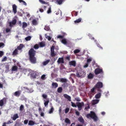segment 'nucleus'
<instances>
[{
	"instance_id": "1",
	"label": "nucleus",
	"mask_w": 126,
	"mask_h": 126,
	"mask_svg": "<svg viewBox=\"0 0 126 126\" xmlns=\"http://www.w3.org/2000/svg\"><path fill=\"white\" fill-rule=\"evenodd\" d=\"M29 59L30 62L35 63L36 62V59L35 56L36 54V51L33 48H31L28 51Z\"/></svg>"
},
{
	"instance_id": "2",
	"label": "nucleus",
	"mask_w": 126,
	"mask_h": 126,
	"mask_svg": "<svg viewBox=\"0 0 126 126\" xmlns=\"http://www.w3.org/2000/svg\"><path fill=\"white\" fill-rule=\"evenodd\" d=\"M86 117L88 118H90L93 119L94 122H97L99 120V118L96 114L93 111H91L90 113L87 114Z\"/></svg>"
},
{
	"instance_id": "3",
	"label": "nucleus",
	"mask_w": 126,
	"mask_h": 126,
	"mask_svg": "<svg viewBox=\"0 0 126 126\" xmlns=\"http://www.w3.org/2000/svg\"><path fill=\"white\" fill-rule=\"evenodd\" d=\"M76 104L79 110H80L82 109V107L84 105V103L83 102L81 103L79 102H77L76 103Z\"/></svg>"
},
{
	"instance_id": "4",
	"label": "nucleus",
	"mask_w": 126,
	"mask_h": 126,
	"mask_svg": "<svg viewBox=\"0 0 126 126\" xmlns=\"http://www.w3.org/2000/svg\"><path fill=\"white\" fill-rule=\"evenodd\" d=\"M55 47L52 46L50 48L51 56L52 57H53L56 55V53L54 52V49Z\"/></svg>"
},
{
	"instance_id": "5",
	"label": "nucleus",
	"mask_w": 126,
	"mask_h": 126,
	"mask_svg": "<svg viewBox=\"0 0 126 126\" xmlns=\"http://www.w3.org/2000/svg\"><path fill=\"white\" fill-rule=\"evenodd\" d=\"M94 72L95 75H97L100 73H103V72L102 69H101L99 68H97L95 70Z\"/></svg>"
},
{
	"instance_id": "6",
	"label": "nucleus",
	"mask_w": 126,
	"mask_h": 126,
	"mask_svg": "<svg viewBox=\"0 0 126 126\" xmlns=\"http://www.w3.org/2000/svg\"><path fill=\"white\" fill-rule=\"evenodd\" d=\"M103 86L102 83L100 82H98L95 86V87L96 88H102Z\"/></svg>"
},
{
	"instance_id": "7",
	"label": "nucleus",
	"mask_w": 126,
	"mask_h": 126,
	"mask_svg": "<svg viewBox=\"0 0 126 126\" xmlns=\"http://www.w3.org/2000/svg\"><path fill=\"white\" fill-rule=\"evenodd\" d=\"M7 98L5 97L3 98L2 99L0 100V106H2L4 104L6 103V101Z\"/></svg>"
},
{
	"instance_id": "8",
	"label": "nucleus",
	"mask_w": 126,
	"mask_h": 126,
	"mask_svg": "<svg viewBox=\"0 0 126 126\" xmlns=\"http://www.w3.org/2000/svg\"><path fill=\"white\" fill-rule=\"evenodd\" d=\"M21 92V90H18L14 93V95L18 97L20 95Z\"/></svg>"
},
{
	"instance_id": "9",
	"label": "nucleus",
	"mask_w": 126,
	"mask_h": 126,
	"mask_svg": "<svg viewBox=\"0 0 126 126\" xmlns=\"http://www.w3.org/2000/svg\"><path fill=\"white\" fill-rule=\"evenodd\" d=\"M13 11L14 14L17 12V7L15 4H14L12 5Z\"/></svg>"
},
{
	"instance_id": "10",
	"label": "nucleus",
	"mask_w": 126,
	"mask_h": 126,
	"mask_svg": "<svg viewBox=\"0 0 126 126\" xmlns=\"http://www.w3.org/2000/svg\"><path fill=\"white\" fill-rule=\"evenodd\" d=\"M16 19H14L13 20H12V22H9V26L10 27L12 26V24L15 25L16 24Z\"/></svg>"
},
{
	"instance_id": "11",
	"label": "nucleus",
	"mask_w": 126,
	"mask_h": 126,
	"mask_svg": "<svg viewBox=\"0 0 126 126\" xmlns=\"http://www.w3.org/2000/svg\"><path fill=\"white\" fill-rule=\"evenodd\" d=\"M63 96L64 98L67 99L69 101H71V97L70 96L66 94H64Z\"/></svg>"
},
{
	"instance_id": "12",
	"label": "nucleus",
	"mask_w": 126,
	"mask_h": 126,
	"mask_svg": "<svg viewBox=\"0 0 126 126\" xmlns=\"http://www.w3.org/2000/svg\"><path fill=\"white\" fill-rule=\"evenodd\" d=\"M57 62L58 63H64V62L63 58H59L57 61Z\"/></svg>"
},
{
	"instance_id": "13",
	"label": "nucleus",
	"mask_w": 126,
	"mask_h": 126,
	"mask_svg": "<svg viewBox=\"0 0 126 126\" xmlns=\"http://www.w3.org/2000/svg\"><path fill=\"white\" fill-rule=\"evenodd\" d=\"M99 100L96 99L93 100L92 102V105H94L98 103L99 102Z\"/></svg>"
},
{
	"instance_id": "14",
	"label": "nucleus",
	"mask_w": 126,
	"mask_h": 126,
	"mask_svg": "<svg viewBox=\"0 0 126 126\" xmlns=\"http://www.w3.org/2000/svg\"><path fill=\"white\" fill-rule=\"evenodd\" d=\"M19 117L18 114L17 113L14 114L13 117H11L14 120H15Z\"/></svg>"
},
{
	"instance_id": "15",
	"label": "nucleus",
	"mask_w": 126,
	"mask_h": 126,
	"mask_svg": "<svg viewBox=\"0 0 126 126\" xmlns=\"http://www.w3.org/2000/svg\"><path fill=\"white\" fill-rule=\"evenodd\" d=\"M69 64L75 67L76 66V62L75 61H71L69 62Z\"/></svg>"
},
{
	"instance_id": "16",
	"label": "nucleus",
	"mask_w": 126,
	"mask_h": 126,
	"mask_svg": "<svg viewBox=\"0 0 126 126\" xmlns=\"http://www.w3.org/2000/svg\"><path fill=\"white\" fill-rule=\"evenodd\" d=\"M58 86V84L56 82L53 83H52V88H56Z\"/></svg>"
},
{
	"instance_id": "17",
	"label": "nucleus",
	"mask_w": 126,
	"mask_h": 126,
	"mask_svg": "<svg viewBox=\"0 0 126 126\" xmlns=\"http://www.w3.org/2000/svg\"><path fill=\"white\" fill-rule=\"evenodd\" d=\"M78 120L82 124H83L84 123V120L82 117H79L78 118Z\"/></svg>"
},
{
	"instance_id": "18",
	"label": "nucleus",
	"mask_w": 126,
	"mask_h": 126,
	"mask_svg": "<svg viewBox=\"0 0 126 126\" xmlns=\"http://www.w3.org/2000/svg\"><path fill=\"white\" fill-rule=\"evenodd\" d=\"M35 124V122L32 120H30L29 121L28 125L33 126Z\"/></svg>"
},
{
	"instance_id": "19",
	"label": "nucleus",
	"mask_w": 126,
	"mask_h": 126,
	"mask_svg": "<svg viewBox=\"0 0 126 126\" xmlns=\"http://www.w3.org/2000/svg\"><path fill=\"white\" fill-rule=\"evenodd\" d=\"M101 96V94L100 93H99L95 95V97L96 99H98L100 98Z\"/></svg>"
},
{
	"instance_id": "20",
	"label": "nucleus",
	"mask_w": 126,
	"mask_h": 126,
	"mask_svg": "<svg viewBox=\"0 0 126 126\" xmlns=\"http://www.w3.org/2000/svg\"><path fill=\"white\" fill-rule=\"evenodd\" d=\"M24 46L22 44H20L19 46L17 47V48L19 50L21 49Z\"/></svg>"
},
{
	"instance_id": "21",
	"label": "nucleus",
	"mask_w": 126,
	"mask_h": 126,
	"mask_svg": "<svg viewBox=\"0 0 126 126\" xmlns=\"http://www.w3.org/2000/svg\"><path fill=\"white\" fill-rule=\"evenodd\" d=\"M22 28L23 29H24L26 27L28 26L27 23L25 22H23L22 23Z\"/></svg>"
},
{
	"instance_id": "22",
	"label": "nucleus",
	"mask_w": 126,
	"mask_h": 126,
	"mask_svg": "<svg viewBox=\"0 0 126 126\" xmlns=\"http://www.w3.org/2000/svg\"><path fill=\"white\" fill-rule=\"evenodd\" d=\"M50 61V60L49 59L47 60L46 61H44L43 63V64L44 65H46Z\"/></svg>"
},
{
	"instance_id": "23",
	"label": "nucleus",
	"mask_w": 126,
	"mask_h": 126,
	"mask_svg": "<svg viewBox=\"0 0 126 126\" xmlns=\"http://www.w3.org/2000/svg\"><path fill=\"white\" fill-rule=\"evenodd\" d=\"M63 91V89L62 87H59L57 90V92L59 93H61Z\"/></svg>"
},
{
	"instance_id": "24",
	"label": "nucleus",
	"mask_w": 126,
	"mask_h": 126,
	"mask_svg": "<svg viewBox=\"0 0 126 126\" xmlns=\"http://www.w3.org/2000/svg\"><path fill=\"white\" fill-rule=\"evenodd\" d=\"M81 20L82 19L81 18H79L75 21L74 22L75 23H78L81 21Z\"/></svg>"
},
{
	"instance_id": "25",
	"label": "nucleus",
	"mask_w": 126,
	"mask_h": 126,
	"mask_svg": "<svg viewBox=\"0 0 126 126\" xmlns=\"http://www.w3.org/2000/svg\"><path fill=\"white\" fill-rule=\"evenodd\" d=\"M31 76L33 78H36V77L37 76V74L35 73H33L31 74Z\"/></svg>"
},
{
	"instance_id": "26",
	"label": "nucleus",
	"mask_w": 126,
	"mask_h": 126,
	"mask_svg": "<svg viewBox=\"0 0 126 126\" xmlns=\"http://www.w3.org/2000/svg\"><path fill=\"white\" fill-rule=\"evenodd\" d=\"M63 36L61 35H58L57 36V38H63L64 36L66 35V33H63Z\"/></svg>"
},
{
	"instance_id": "27",
	"label": "nucleus",
	"mask_w": 126,
	"mask_h": 126,
	"mask_svg": "<svg viewBox=\"0 0 126 126\" xmlns=\"http://www.w3.org/2000/svg\"><path fill=\"white\" fill-rule=\"evenodd\" d=\"M33 25H36L37 24V22L36 20L34 19L32 21Z\"/></svg>"
},
{
	"instance_id": "28",
	"label": "nucleus",
	"mask_w": 126,
	"mask_h": 126,
	"mask_svg": "<svg viewBox=\"0 0 126 126\" xmlns=\"http://www.w3.org/2000/svg\"><path fill=\"white\" fill-rule=\"evenodd\" d=\"M60 81L62 82H67V80L66 79L61 78L60 79Z\"/></svg>"
},
{
	"instance_id": "29",
	"label": "nucleus",
	"mask_w": 126,
	"mask_h": 126,
	"mask_svg": "<svg viewBox=\"0 0 126 126\" xmlns=\"http://www.w3.org/2000/svg\"><path fill=\"white\" fill-rule=\"evenodd\" d=\"M17 67L16 66H14L12 67L11 70L12 71H15L17 70Z\"/></svg>"
},
{
	"instance_id": "30",
	"label": "nucleus",
	"mask_w": 126,
	"mask_h": 126,
	"mask_svg": "<svg viewBox=\"0 0 126 126\" xmlns=\"http://www.w3.org/2000/svg\"><path fill=\"white\" fill-rule=\"evenodd\" d=\"M18 54V50L17 49H16L13 51V55H16Z\"/></svg>"
},
{
	"instance_id": "31",
	"label": "nucleus",
	"mask_w": 126,
	"mask_h": 126,
	"mask_svg": "<svg viewBox=\"0 0 126 126\" xmlns=\"http://www.w3.org/2000/svg\"><path fill=\"white\" fill-rule=\"evenodd\" d=\"M39 44L40 45V47H42L45 46V45L44 43L43 42H41L39 43Z\"/></svg>"
},
{
	"instance_id": "32",
	"label": "nucleus",
	"mask_w": 126,
	"mask_h": 126,
	"mask_svg": "<svg viewBox=\"0 0 126 126\" xmlns=\"http://www.w3.org/2000/svg\"><path fill=\"white\" fill-rule=\"evenodd\" d=\"M65 122L67 124H70V120L68 118H66L65 121Z\"/></svg>"
},
{
	"instance_id": "33",
	"label": "nucleus",
	"mask_w": 126,
	"mask_h": 126,
	"mask_svg": "<svg viewBox=\"0 0 126 126\" xmlns=\"http://www.w3.org/2000/svg\"><path fill=\"white\" fill-rule=\"evenodd\" d=\"M44 29L47 31H49L50 30L49 27L48 26H45Z\"/></svg>"
},
{
	"instance_id": "34",
	"label": "nucleus",
	"mask_w": 126,
	"mask_h": 126,
	"mask_svg": "<svg viewBox=\"0 0 126 126\" xmlns=\"http://www.w3.org/2000/svg\"><path fill=\"white\" fill-rule=\"evenodd\" d=\"M62 42L64 44H66L67 43L66 40L65 39H63L62 40Z\"/></svg>"
},
{
	"instance_id": "35",
	"label": "nucleus",
	"mask_w": 126,
	"mask_h": 126,
	"mask_svg": "<svg viewBox=\"0 0 126 126\" xmlns=\"http://www.w3.org/2000/svg\"><path fill=\"white\" fill-rule=\"evenodd\" d=\"M39 47L38 45L37 44L35 45L33 47V48L36 49H38L39 48Z\"/></svg>"
},
{
	"instance_id": "36",
	"label": "nucleus",
	"mask_w": 126,
	"mask_h": 126,
	"mask_svg": "<svg viewBox=\"0 0 126 126\" xmlns=\"http://www.w3.org/2000/svg\"><path fill=\"white\" fill-rule=\"evenodd\" d=\"M93 77V75L92 74L90 73L88 76V78L91 79Z\"/></svg>"
},
{
	"instance_id": "37",
	"label": "nucleus",
	"mask_w": 126,
	"mask_h": 126,
	"mask_svg": "<svg viewBox=\"0 0 126 126\" xmlns=\"http://www.w3.org/2000/svg\"><path fill=\"white\" fill-rule=\"evenodd\" d=\"M95 88H96L94 87L91 89V94H93L94 92Z\"/></svg>"
},
{
	"instance_id": "38",
	"label": "nucleus",
	"mask_w": 126,
	"mask_h": 126,
	"mask_svg": "<svg viewBox=\"0 0 126 126\" xmlns=\"http://www.w3.org/2000/svg\"><path fill=\"white\" fill-rule=\"evenodd\" d=\"M49 102V101L48 100L45 101L44 103V105L45 107H46L47 106Z\"/></svg>"
},
{
	"instance_id": "39",
	"label": "nucleus",
	"mask_w": 126,
	"mask_h": 126,
	"mask_svg": "<svg viewBox=\"0 0 126 126\" xmlns=\"http://www.w3.org/2000/svg\"><path fill=\"white\" fill-rule=\"evenodd\" d=\"M46 38L48 39V40H50L51 39V37L49 36H48L47 35H45Z\"/></svg>"
},
{
	"instance_id": "40",
	"label": "nucleus",
	"mask_w": 126,
	"mask_h": 126,
	"mask_svg": "<svg viewBox=\"0 0 126 126\" xmlns=\"http://www.w3.org/2000/svg\"><path fill=\"white\" fill-rule=\"evenodd\" d=\"M24 109V106L23 105H21L20 107V110L21 111H22Z\"/></svg>"
},
{
	"instance_id": "41",
	"label": "nucleus",
	"mask_w": 126,
	"mask_h": 126,
	"mask_svg": "<svg viewBox=\"0 0 126 126\" xmlns=\"http://www.w3.org/2000/svg\"><path fill=\"white\" fill-rule=\"evenodd\" d=\"M51 8L50 7L47 10V14H49L51 13Z\"/></svg>"
},
{
	"instance_id": "42",
	"label": "nucleus",
	"mask_w": 126,
	"mask_h": 126,
	"mask_svg": "<svg viewBox=\"0 0 126 126\" xmlns=\"http://www.w3.org/2000/svg\"><path fill=\"white\" fill-rule=\"evenodd\" d=\"M88 36L89 37V38L90 39L93 40H94V38L93 37H92V35L90 34L89 33Z\"/></svg>"
},
{
	"instance_id": "43",
	"label": "nucleus",
	"mask_w": 126,
	"mask_h": 126,
	"mask_svg": "<svg viewBox=\"0 0 126 126\" xmlns=\"http://www.w3.org/2000/svg\"><path fill=\"white\" fill-rule=\"evenodd\" d=\"M80 51L79 50V49H76L74 50V52L75 53H77L79 52Z\"/></svg>"
},
{
	"instance_id": "44",
	"label": "nucleus",
	"mask_w": 126,
	"mask_h": 126,
	"mask_svg": "<svg viewBox=\"0 0 126 126\" xmlns=\"http://www.w3.org/2000/svg\"><path fill=\"white\" fill-rule=\"evenodd\" d=\"M54 110V109L53 107L51 108L50 109L49 111V113H52L53 111Z\"/></svg>"
},
{
	"instance_id": "45",
	"label": "nucleus",
	"mask_w": 126,
	"mask_h": 126,
	"mask_svg": "<svg viewBox=\"0 0 126 126\" xmlns=\"http://www.w3.org/2000/svg\"><path fill=\"white\" fill-rule=\"evenodd\" d=\"M31 38V37L30 36H28L27 37L25 38V40L26 41H29L30 40Z\"/></svg>"
},
{
	"instance_id": "46",
	"label": "nucleus",
	"mask_w": 126,
	"mask_h": 126,
	"mask_svg": "<svg viewBox=\"0 0 126 126\" xmlns=\"http://www.w3.org/2000/svg\"><path fill=\"white\" fill-rule=\"evenodd\" d=\"M71 106L73 107H77V105H76L73 102H71Z\"/></svg>"
},
{
	"instance_id": "47",
	"label": "nucleus",
	"mask_w": 126,
	"mask_h": 126,
	"mask_svg": "<svg viewBox=\"0 0 126 126\" xmlns=\"http://www.w3.org/2000/svg\"><path fill=\"white\" fill-rule=\"evenodd\" d=\"M92 61V59L91 58L88 59L87 60V63L89 64Z\"/></svg>"
},
{
	"instance_id": "48",
	"label": "nucleus",
	"mask_w": 126,
	"mask_h": 126,
	"mask_svg": "<svg viewBox=\"0 0 126 126\" xmlns=\"http://www.w3.org/2000/svg\"><path fill=\"white\" fill-rule=\"evenodd\" d=\"M69 108H66L65 110V113H67L69 111Z\"/></svg>"
},
{
	"instance_id": "49",
	"label": "nucleus",
	"mask_w": 126,
	"mask_h": 126,
	"mask_svg": "<svg viewBox=\"0 0 126 126\" xmlns=\"http://www.w3.org/2000/svg\"><path fill=\"white\" fill-rule=\"evenodd\" d=\"M7 58L6 56H5L4 58L2 59L1 60L2 62H4L6 61L7 60Z\"/></svg>"
},
{
	"instance_id": "50",
	"label": "nucleus",
	"mask_w": 126,
	"mask_h": 126,
	"mask_svg": "<svg viewBox=\"0 0 126 126\" xmlns=\"http://www.w3.org/2000/svg\"><path fill=\"white\" fill-rule=\"evenodd\" d=\"M39 1L43 4H46L47 3L44 1H43L42 0H39Z\"/></svg>"
},
{
	"instance_id": "51",
	"label": "nucleus",
	"mask_w": 126,
	"mask_h": 126,
	"mask_svg": "<svg viewBox=\"0 0 126 126\" xmlns=\"http://www.w3.org/2000/svg\"><path fill=\"white\" fill-rule=\"evenodd\" d=\"M4 44L3 43H0V47H4Z\"/></svg>"
},
{
	"instance_id": "52",
	"label": "nucleus",
	"mask_w": 126,
	"mask_h": 126,
	"mask_svg": "<svg viewBox=\"0 0 126 126\" xmlns=\"http://www.w3.org/2000/svg\"><path fill=\"white\" fill-rule=\"evenodd\" d=\"M75 99L77 101L79 102L81 101V100L79 98V97H77L75 98Z\"/></svg>"
},
{
	"instance_id": "53",
	"label": "nucleus",
	"mask_w": 126,
	"mask_h": 126,
	"mask_svg": "<svg viewBox=\"0 0 126 126\" xmlns=\"http://www.w3.org/2000/svg\"><path fill=\"white\" fill-rule=\"evenodd\" d=\"M4 53L3 52L1 51H0V57H1L3 55Z\"/></svg>"
},
{
	"instance_id": "54",
	"label": "nucleus",
	"mask_w": 126,
	"mask_h": 126,
	"mask_svg": "<svg viewBox=\"0 0 126 126\" xmlns=\"http://www.w3.org/2000/svg\"><path fill=\"white\" fill-rule=\"evenodd\" d=\"M11 31L10 29L9 28H7L6 29V32L8 33L10 32Z\"/></svg>"
},
{
	"instance_id": "55",
	"label": "nucleus",
	"mask_w": 126,
	"mask_h": 126,
	"mask_svg": "<svg viewBox=\"0 0 126 126\" xmlns=\"http://www.w3.org/2000/svg\"><path fill=\"white\" fill-rule=\"evenodd\" d=\"M45 75L44 74L43 75H42V76L41 77V79L43 80H44L45 79Z\"/></svg>"
},
{
	"instance_id": "56",
	"label": "nucleus",
	"mask_w": 126,
	"mask_h": 126,
	"mask_svg": "<svg viewBox=\"0 0 126 126\" xmlns=\"http://www.w3.org/2000/svg\"><path fill=\"white\" fill-rule=\"evenodd\" d=\"M68 84L67 83H64L62 85V86L64 87H65L66 86H67Z\"/></svg>"
},
{
	"instance_id": "57",
	"label": "nucleus",
	"mask_w": 126,
	"mask_h": 126,
	"mask_svg": "<svg viewBox=\"0 0 126 126\" xmlns=\"http://www.w3.org/2000/svg\"><path fill=\"white\" fill-rule=\"evenodd\" d=\"M42 96L44 98L46 99L47 97V95L46 94H43L42 95Z\"/></svg>"
},
{
	"instance_id": "58",
	"label": "nucleus",
	"mask_w": 126,
	"mask_h": 126,
	"mask_svg": "<svg viewBox=\"0 0 126 126\" xmlns=\"http://www.w3.org/2000/svg\"><path fill=\"white\" fill-rule=\"evenodd\" d=\"M76 75V76L77 77H78V78H79L80 77H81V76H80V75L79 74V73H78V72H77V73Z\"/></svg>"
},
{
	"instance_id": "59",
	"label": "nucleus",
	"mask_w": 126,
	"mask_h": 126,
	"mask_svg": "<svg viewBox=\"0 0 126 126\" xmlns=\"http://www.w3.org/2000/svg\"><path fill=\"white\" fill-rule=\"evenodd\" d=\"M89 64L87 63H86L85 65H84V68H86L88 66Z\"/></svg>"
},
{
	"instance_id": "60",
	"label": "nucleus",
	"mask_w": 126,
	"mask_h": 126,
	"mask_svg": "<svg viewBox=\"0 0 126 126\" xmlns=\"http://www.w3.org/2000/svg\"><path fill=\"white\" fill-rule=\"evenodd\" d=\"M28 120H25L24 121V123L25 124H26L28 122Z\"/></svg>"
},
{
	"instance_id": "61",
	"label": "nucleus",
	"mask_w": 126,
	"mask_h": 126,
	"mask_svg": "<svg viewBox=\"0 0 126 126\" xmlns=\"http://www.w3.org/2000/svg\"><path fill=\"white\" fill-rule=\"evenodd\" d=\"M75 113L77 116H79V111L77 110H76Z\"/></svg>"
},
{
	"instance_id": "62",
	"label": "nucleus",
	"mask_w": 126,
	"mask_h": 126,
	"mask_svg": "<svg viewBox=\"0 0 126 126\" xmlns=\"http://www.w3.org/2000/svg\"><path fill=\"white\" fill-rule=\"evenodd\" d=\"M44 113L43 112H42L40 113L41 116L42 117L44 116Z\"/></svg>"
},
{
	"instance_id": "63",
	"label": "nucleus",
	"mask_w": 126,
	"mask_h": 126,
	"mask_svg": "<svg viewBox=\"0 0 126 126\" xmlns=\"http://www.w3.org/2000/svg\"><path fill=\"white\" fill-rule=\"evenodd\" d=\"M65 59L68 60H70V57L69 56L66 57L65 58Z\"/></svg>"
},
{
	"instance_id": "64",
	"label": "nucleus",
	"mask_w": 126,
	"mask_h": 126,
	"mask_svg": "<svg viewBox=\"0 0 126 126\" xmlns=\"http://www.w3.org/2000/svg\"><path fill=\"white\" fill-rule=\"evenodd\" d=\"M3 86L2 84H1L0 82V88H3Z\"/></svg>"
}]
</instances>
